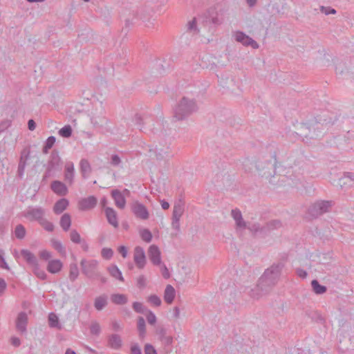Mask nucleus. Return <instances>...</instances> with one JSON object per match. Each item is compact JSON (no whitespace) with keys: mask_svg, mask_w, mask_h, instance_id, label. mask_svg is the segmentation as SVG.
<instances>
[{"mask_svg":"<svg viewBox=\"0 0 354 354\" xmlns=\"http://www.w3.org/2000/svg\"><path fill=\"white\" fill-rule=\"evenodd\" d=\"M285 266L283 261L274 263L266 269L258 280V288L262 292H268L278 283L282 270Z\"/></svg>","mask_w":354,"mask_h":354,"instance_id":"obj_1","label":"nucleus"},{"mask_svg":"<svg viewBox=\"0 0 354 354\" xmlns=\"http://www.w3.org/2000/svg\"><path fill=\"white\" fill-rule=\"evenodd\" d=\"M197 110L198 106L195 100L183 97L174 109V117L177 120H183Z\"/></svg>","mask_w":354,"mask_h":354,"instance_id":"obj_2","label":"nucleus"},{"mask_svg":"<svg viewBox=\"0 0 354 354\" xmlns=\"http://www.w3.org/2000/svg\"><path fill=\"white\" fill-rule=\"evenodd\" d=\"M82 272L90 279H95L100 277L98 270L99 263L95 259H82L80 262Z\"/></svg>","mask_w":354,"mask_h":354,"instance_id":"obj_3","label":"nucleus"},{"mask_svg":"<svg viewBox=\"0 0 354 354\" xmlns=\"http://www.w3.org/2000/svg\"><path fill=\"white\" fill-rule=\"evenodd\" d=\"M332 206L330 201H319L309 206L308 215L310 218H317L324 213L329 212Z\"/></svg>","mask_w":354,"mask_h":354,"instance_id":"obj_4","label":"nucleus"},{"mask_svg":"<svg viewBox=\"0 0 354 354\" xmlns=\"http://www.w3.org/2000/svg\"><path fill=\"white\" fill-rule=\"evenodd\" d=\"M46 210L41 207H28L23 212L22 215L30 221H37L39 223L44 218Z\"/></svg>","mask_w":354,"mask_h":354,"instance_id":"obj_5","label":"nucleus"},{"mask_svg":"<svg viewBox=\"0 0 354 354\" xmlns=\"http://www.w3.org/2000/svg\"><path fill=\"white\" fill-rule=\"evenodd\" d=\"M131 209L135 216L138 218L147 220L149 217V213L147 207L138 201L132 203Z\"/></svg>","mask_w":354,"mask_h":354,"instance_id":"obj_6","label":"nucleus"},{"mask_svg":"<svg viewBox=\"0 0 354 354\" xmlns=\"http://www.w3.org/2000/svg\"><path fill=\"white\" fill-rule=\"evenodd\" d=\"M254 167L259 175L266 177L271 176L270 170L272 168V164L270 161L258 160L254 163Z\"/></svg>","mask_w":354,"mask_h":354,"instance_id":"obj_7","label":"nucleus"},{"mask_svg":"<svg viewBox=\"0 0 354 354\" xmlns=\"http://www.w3.org/2000/svg\"><path fill=\"white\" fill-rule=\"evenodd\" d=\"M235 39L236 41L241 43L243 46H250L254 49H257L259 47L256 41L241 31H238L235 33Z\"/></svg>","mask_w":354,"mask_h":354,"instance_id":"obj_8","label":"nucleus"},{"mask_svg":"<svg viewBox=\"0 0 354 354\" xmlns=\"http://www.w3.org/2000/svg\"><path fill=\"white\" fill-rule=\"evenodd\" d=\"M47 167H50V169H53L55 171H59L62 169V162L57 151L53 150L52 151Z\"/></svg>","mask_w":354,"mask_h":354,"instance_id":"obj_9","label":"nucleus"},{"mask_svg":"<svg viewBox=\"0 0 354 354\" xmlns=\"http://www.w3.org/2000/svg\"><path fill=\"white\" fill-rule=\"evenodd\" d=\"M133 259L138 268L142 269L145 267L146 263V257L145 251L142 247L137 246L135 248Z\"/></svg>","mask_w":354,"mask_h":354,"instance_id":"obj_10","label":"nucleus"},{"mask_svg":"<svg viewBox=\"0 0 354 354\" xmlns=\"http://www.w3.org/2000/svg\"><path fill=\"white\" fill-rule=\"evenodd\" d=\"M28 320V315L25 312H21L18 314L16 319V328L21 333H26Z\"/></svg>","mask_w":354,"mask_h":354,"instance_id":"obj_11","label":"nucleus"},{"mask_svg":"<svg viewBox=\"0 0 354 354\" xmlns=\"http://www.w3.org/2000/svg\"><path fill=\"white\" fill-rule=\"evenodd\" d=\"M97 203V198L94 196H91L79 201V208L83 211L91 209L96 206Z\"/></svg>","mask_w":354,"mask_h":354,"instance_id":"obj_12","label":"nucleus"},{"mask_svg":"<svg viewBox=\"0 0 354 354\" xmlns=\"http://www.w3.org/2000/svg\"><path fill=\"white\" fill-rule=\"evenodd\" d=\"M149 258L155 266H159L161 263L160 251L158 246L152 245L148 250Z\"/></svg>","mask_w":354,"mask_h":354,"instance_id":"obj_13","label":"nucleus"},{"mask_svg":"<svg viewBox=\"0 0 354 354\" xmlns=\"http://www.w3.org/2000/svg\"><path fill=\"white\" fill-rule=\"evenodd\" d=\"M107 345L112 349L119 350L122 346V340L120 335L118 334H111L108 336Z\"/></svg>","mask_w":354,"mask_h":354,"instance_id":"obj_14","label":"nucleus"},{"mask_svg":"<svg viewBox=\"0 0 354 354\" xmlns=\"http://www.w3.org/2000/svg\"><path fill=\"white\" fill-rule=\"evenodd\" d=\"M231 216L235 221L236 228L246 229V222L243 220L241 212L239 209H232L231 211Z\"/></svg>","mask_w":354,"mask_h":354,"instance_id":"obj_15","label":"nucleus"},{"mask_svg":"<svg viewBox=\"0 0 354 354\" xmlns=\"http://www.w3.org/2000/svg\"><path fill=\"white\" fill-rule=\"evenodd\" d=\"M50 188L53 192L59 196H66L68 193V189L66 185L59 181V180H54L51 183Z\"/></svg>","mask_w":354,"mask_h":354,"instance_id":"obj_16","label":"nucleus"},{"mask_svg":"<svg viewBox=\"0 0 354 354\" xmlns=\"http://www.w3.org/2000/svg\"><path fill=\"white\" fill-rule=\"evenodd\" d=\"M111 196L115 201V205L120 209H124L126 205V200L121 192L118 189H113Z\"/></svg>","mask_w":354,"mask_h":354,"instance_id":"obj_17","label":"nucleus"},{"mask_svg":"<svg viewBox=\"0 0 354 354\" xmlns=\"http://www.w3.org/2000/svg\"><path fill=\"white\" fill-rule=\"evenodd\" d=\"M105 214L109 224L114 227H118V216L116 212L111 207L105 208Z\"/></svg>","mask_w":354,"mask_h":354,"instance_id":"obj_18","label":"nucleus"},{"mask_svg":"<svg viewBox=\"0 0 354 354\" xmlns=\"http://www.w3.org/2000/svg\"><path fill=\"white\" fill-rule=\"evenodd\" d=\"M149 151L153 152L158 160H162L170 156L169 148L163 149L156 146L154 148L149 149Z\"/></svg>","mask_w":354,"mask_h":354,"instance_id":"obj_19","label":"nucleus"},{"mask_svg":"<svg viewBox=\"0 0 354 354\" xmlns=\"http://www.w3.org/2000/svg\"><path fill=\"white\" fill-rule=\"evenodd\" d=\"M74 178V165L71 162H68L65 165L64 179L69 184H72Z\"/></svg>","mask_w":354,"mask_h":354,"instance_id":"obj_20","label":"nucleus"},{"mask_svg":"<svg viewBox=\"0 0 354 354\" xmlns=\"http://www.w3.org/2000/svg\"><path fill=\"white\" fill-rule=\"evenodd\" d=\"M184 206L185 203L183 200L180 199L176 202L173 208L172 217L180 218L184 212Z\"/></svg>","mask_w":354,"mask_h":354,"instance_id":"obj_21","label":"nucleus"},{"mask_svg":"<svg viewBox=\"0 0 354 354\" xmlns=\"http://www.w3.org/2000/svg\"><path fill=\"white\" fill-rule=\"evenodd\" d=\"M69 202L66 198L58 200L54 205L53 211L56 214L62 213L68 206Z\"/></svg>","mask_w":354,"mask_h":354,"instance_id":"obj_22","label":"nucleus"},{"mask_svg":"<svg viewBox=\"0 0 354 354\" xmlns=\"http://www.w3.org/2000/svg\"><path fill=\"white\" fill-rule=\"evenodd\" d=\"M21 254L26 261L32 267L38 263L37 257L28 250H22Z\"/></svg>","mask_w":354,"mask_h":354,"instance_id":"obj_23","label":"nucleus"},{"mask_svg":"<svg viewBox=\"0 0 354 354\" xmlns=\"http://www.w3.org/2000/svg\"><path fill=\"white\" fill-rule=\"evenodd\" d=\"M176 295V291L174 288L171 285H167L164 292V299L168 304H171Z\"/></svg>","mask_w":354,"mask_h":354,"instance_id":"obj_24","label":"nucleus"},{"mask_svg":"<svg viewBox=\"0 0 354 354\" xmlns=\"http://www.w3.org/2000/svg\"><path fill=\"white\" fill-rule=\"evenodd\" d=\"M62 267L63 264L59 260H52L48 262L47 270L49 272L55 274L59 272Z\"/></svg>","mask_w":354,"mask_h":354,"instance_id":"obj_25","label":"nucleus"},{"mask_svg":"<svg viewBox=\"0 0 354 354\" xmlns=\"http://www.w3.org/2000/svg\"><path fill=\"white\" fill-rule=\"evenodd\" d=\"M80 171L84 178H87L91 173V167L86 159H82L80 162Z\"/></svg>","mask_w":354,"mask_h":354,"instance_id":"obj_26","label":"nucleus"},{"mask_svg":"<svg viewBox=\"0 0 354 354\" xmlns=\"http://www.w3.org/2000/svg\"><path fill=\"white\" fill-rule=\"evenodd\" d=\"M107 304V296L105 295L99 296L95 299L94 307L97 310H102Z\"/></svg>","mask_w":354,"mask_h":354,"instance_id":"obj_27","label":"nucleus"},{"mask_svg":"<svg viewBox=\"0 0 354 354\" xmlns=\"http://www.w3.org/2000/svg\"><path fill=\"white\" fill-rule=\"evenodd\" d=\"M282 223L279 220H272L266 223L264 225V229L266 231V234L274 230H277L281 227Z\"/></svg>","mask_w":354,"mask_h":354,"instance_id":"obj_28","label":"nucleus"},{"mask_svg":"<svg viewBox=\"0 0 354 354\" xmlns=\"http://www.w3.org/2000/svg\"><path fill=\"white\" fill-rule=\"evenodd\" d=\"M60 226L64 232H67L71 225V216L66 213L63 214L60 218Z\"/></svg>","mask_w":354,"mask_h":354,"instance_id":"obj_29","label":"nucleus"},{"mask_svg":"<svg viewBox=\"0 0 354 354\" xmlns=\"http://www.w3.org/2000/svg\"><path fill=\"white\" fill-rule=\"evenodd\" d=\"M311 286L313 292L317 295H322L327 290V288L325 286L321 285L317 279L311 281Z\"/></svg>","mask_w":354,"mask_h":354,"instance_id":"obj_30","label":"nucleus"},{"mask_svg":"<svg viewBox=\"0 0 354 354\" xmlns=\"http://www.w3.org/2000/svg\"><path fill=\"white\" fill-rule=\"evenodd\" d=\"M111 300L113 304L117 305H123L128 301L127 296L123 294H113L111 296Z\"/></svg>","mask_w":354,"mask_h":354,"instance_id":"obj_31","label":"nucleus"},{"mask_svg":"<svg viewBox=\"0 0 354 354\" xmlns=\"http://www.w3.org/2000/svg\"><path fill=\"white\" fill-rule=\"evenodd\" d=\"M108 271L109 274L114 278L121 281H124V278L122 275L121 271L119 270L117 266L112 265L110 267L108 268Z\"/></svg>","mask_w":354,"mask_h":354,"instance_id":"obj_32","label":"nucleus"},{"mask_svg":"<svg viewBox=\"0 0 354 354\" xmlns=\"http://www.w3.org/2000/svg\"><path fill=\"white\" fill-rule=\"evenodd\" d=\"M137 328L140 338H144L146 334V324L145 319L142 317H139L138 319Z\"/></svg>","mask_w":354,"mask_h":354,"instance_id":"obj_33","label":"nucleus"},{"mask_svg":"<svg viewBox=\"0 0 354 354\" xmlns=\"http://www.w3.org/2000/svg\"><path fill=\"white\" fill-rule=\"evenodd\" d=\"M91 122L95 127H102L106 124L107 120L104 116H93Z\"/></svg>","mask_w":354,"mask_h":354,"instance_id":"obj_34","label":"nucleus"},{"mask_svg":"<svg viewBox=\"0 0 354 354\" xmlns=\"http://www.w3.org/2000/svg\"><path fill=\"white\" fill-rule=\"evenodd\" d=\"M246 228H248L253 234H256L257 233L266 234L264 225L261 226L258 223H254Z\"/></svg>","mask_w":354,"mask_h":354,"instance_id":"obj_35","label":"nucleus"},{"mask_svg":"<svg viewBox=\"0 0 354 354\" xmlns=\"http://www.w3.org/2000/svg\"><path fill=\"white\" fill-rule=\"evenodd\" d=\"M48 324L49 326L51 328H61L59 322V319L57 316L53 313H50L48 315Z\"/></svg>","mask_w":354,"mask_h":354,"instance_id":"obj_36","label":"nucleus"},{"mask_svg":"<svg viewBox=\"0 0 354 354\" xmlns=\"http://www.w3.org/2000/svg\"><path fill=\"white\" fill-rule=\"evenodd\" d=\"M56 141V138L55 136H51L47 138L45 142L44 146L43 147L42 151L44 153L47 154L48 153L49 149H50L54 145Z\"/></svg>","mask_w":354,"mask_h":354,"instance_id":"obj_37","label":"nucleus"},{"mask_svg":"<svg viewBox=\"0 0 354 354\" xmlns=\"http://www.w3.org/2000/svg\"><path fill=\"white\" fill-rule=\"evenodd\" d=\"M79 276V269L76 263L70 265L69 279L71 281H74Z\"/></svg>","mask_w":354,"mask_h":354,"instance_id":"obj_38","label":"nucleus"},{"mask_svg":"<svg viewBox=\"0 0 354 354\" xmlns=\"http://www.w3.org/2000/svg\"><path fill=\"white\" fill-rule=\"evenodd\" d=\"M32 268V272L39 279L42 280H45L46 279L47 274H46L44 270H41L39 268L38 263L36 265L33 266Z\"/></svg>","mask_w":354,"mask_h":354,"instance_id":"obj_39","label":"nucleus"},{"mask_svg":"<svg viewBox=\"0 0 354 354\" xmlns=\"http://www.w3.org/2000/svg\"><path fill=\"white\" fill-rule=\"evenodd\" d=\"M15 235L19 239H22L26 235V229L21 224H19L15 229Z\"/></svg>","mask_w":354,"mask_h":354,"instance_id":"obj_40","label":"nucleus"},{"mask_svg":"<svg viewBox=\"0 0 354 354\" xmlns=\"http://www.w3.org/2000/svg\"><path fill=\"white\" fill-rule=\"evenodd\" d=\"M258 288V283L256 285V286L254 288H251L250 291H248L249 295L254 298V299H259L263 295L267 294L268 292H262L261 291V289H257Z\"/></svg>","mask_w":354,"mask_h":354,"instance_id":"obj_41","label":"nucleus"},{"mask_svg":"<svg viewBox=\"0 0 354 354\" xmlns=\"http://www.w3.org/2000/svg\"><path fill=\"white\" fill-rule=\"evenodd\" d=\"M133 309L138 313H146L148 309L140 302L135 301L132 305Z\"/></svg>","mask_w":354,"mask_h":354,"instance_id":"obj_42","label":"nucleus"},{"mask_svg":"<svg viewBox=\"0 0 354 354\" xmlns=\"http://www.w3.org/2000/svg\"><path fill=\"white\" fill-rule=\"evenodd\" d=\"M59 134L63 138H68L72 135V128L70 125H65L59 131Z\"/></svg>","mask_w":354,"mask_h":354,"instance_id":"obj_43","label":"nucleus"},{"mask_svg":"<svg viewBox=\"0 0 354 354\" xmlns=\"http://www.w3.org/2000/svg\"><path fill=\"white\" fill-rule=\"evenodd\" d=\"M30 156V150L28 149H24L21 153L19 165H22L24 166H26V161L29 158Z\"/></svg>","mask_w":354,"mask_h":354,"instance_id":"obj_44","label":"nucleus"},{"mask_svg":"<svg viewBox=\"0 0 354 354\" xmlns=\"http://www.w3.org/2000/svg\"><path fill=\"white\" fill-rule=\"evenodd\" d=\"M187 31L192 32L194 34H198L199 32V30L196 26V18H194L192 20L189 21L187 24Z\"/></svg>","mask_w":354,"mask_h":354,"instance_id":"obj_45","label":"nucleus"},{"mask_svg":"<svg viewBox=\"0 0 354 354\" xmlns=\"http://www.w3.org/2000/svg\"><path fill=\"white\" fill-rule=\"evenodd\" d=\"M70 239L72 242L76 244H79L82 241L80 234L76 230H72L70 232Z\"/></svg>","mask_w":354,"mask_h":354,"instance_id":"obj_46","label":"nucleus"},{"mask_svg":"<svg viewBox=\"0 0 354 354\" xmlns=\"http://www.w3.org/2000/svg\"><path fill=\"white\" fill-rule=\"evenodd\" d=\"M140 236L142 239L147 242H151L152 239V234L148 229H144L140 232Z\"/></svg>","mask_w":354,"mask_h":354,"instance_id":"obj_47","label":"nucleus"},{"mask_svg":"<svg viewBox=\"0 0 354 354\" xmlns=\"http://www.w3.org/2000/svg\"><path fill=\"white\" fill-rule=\"evenodd\" d=\"M39 224L48 232H53L54 230V225L44 218Z\"/></svg>","mask_w":354,"mask_h":354,"instance_id":"obj_48","label":"nucleus"},{"mask_svg":"<svg viewBox=\"0 0 354 354\" xmlns=\"http://www.w3.org/2000/svg\"><path fill=\"white\" fill-rule=\"evenodd\" d=\"M90 331L92 335H99L101 332L100 324L97 322H92L90 326Z\"/></svg>","mask_w":354,"mask_h":354,"instance_id":"obj_49","label":"nucleus"},{"mask_svg":"<svg viewBox=\"0 0 354 354\" xmlns=\"http://www.w3.org/2000/svg\"><path fill=\"white\" fill-rule=\"evenodd\" d=\"M53 247L57 250L60 254H64L65 253V249L63 247L62 243L59 241L53 239L51 241Z\"/></svg>","mask_w":354,"mask_h":354,"instance_id":"obj_50","label":"nucleus"},{"mask_svg":"<svg viewBox=\"0 0 354 354\" xmlns=\"http://www.w3.org/2000/svg\"><path fill=\"white\" fill-rule=\"evenodd\" d=\"M148 301L155 306H160L161 305V299L156 295H151L148 297Z\"/></svg>","mask_w":354,"mask_h":354,"instance_id":"obj_51","label":"nucleus"},{"mask_svg":"<svg viewBox=\"0 0 354 354\" xmlns=\"http://www.w3.org/2000/svg\"><path fill=\"white\" fill-rule=\"evenodd\" d=\"M101 255L105 259H110L113 255V251L111 248H104L101 250Z\"/></svg>","mask_w":354,"mask_h":354,"instance_id":"obj_52","label":"nucleus"},{"mask_svg":"<svg viewBox=\"0 0 354 354\" xmlns=\"http://www.w3.org/2000/svg\"><path fill=\"white\" fill-rule=\"evenodd\" d=\"M207 21L208 20L210 23H212L214 25H218L221 24L222 23V19H220L218 16V14L214 16H211L209 13V16L206 17Z\"/></svg>","mask_w":354,"mask_h":354,"instance_id":"obj_53","label":"nucleus"},{"mask_svg":"<svg viewBox=\"0 0 354 354\" xmlns=\"http://www.w3.org/2000/svg\"><path fill=\"white\" fill-rule=\"evenodd\" d=\"M121 159L117 154H113L111 157L110 164L113 167L119 166L121 163Z\"/></svg>","mask_w":354,"mask_h":354,"instance_id":"obj_54","label":"nucleus"},{"mask_svg":"<svg viewBox=\"0 0 354 354\" xmlns=\"http://www.w3.org/2000/svg\"><path fill=\"white\" fill-rule=\"evenodd\" d=\"M147 320L148 323L151 325H153L156 322V317L155 314L152 311L149 310L148 311H147Z\"/></svg>","mask_w":354,"mask_h":354,"instance_id":"obj_55","label":"nucleus"},{"mask_svg":"<svg viewBox=\"0 0 354 354\" xmlns=\"http://www.w3.org/2000/svg\"><path fill=\"white\" fill-rule=\"evenodd\" d=\"M156 334L158 335L160 340L162 339L163 337H165L167 336V335H166L167 330L163 326H158L156 328Z\"/></svg>","mask_w":354,"mask_h":354,"instance_id":"obj_56","label":"nucleus"},{"mask_svg":"<svg viewBox=\"0 0 354 354\" xmlns=\"http://www.w3.org/2000/svg\"><path fill=\"white\" fill-rule=\"evenodd\" d=\"M145 354H157L156 350L154 347L149 344H147L145 346Z\"/></svg>","mask_w":354,"mask_h":354,"instance_id":"obj_57","label":"nucleus"},{"mask_svg":"<svg viewBox=\"0 0 354 354\" xmlns=\"http://www.w3.org/2000/svg\"><path fill=\"white\" fill-rule=\"evenodd\" d=\"M320 10L324 12L326 15H328L330 14H335L337 12L334 8L330 7H325L321 6Z\"/></svg>","mask_w":354,"mask_h":354,"instance_id":"obj_58","label":"nucleus"},{"mask_svg":"<svg viewBox=\"0 0 354 354\" xmlns=\"http://www.w3.org/2000/svg\"><path fill=\"white\" fill-rule=\"evenodd\" d=\"M133 120L135 122V124L138 125L139 128L141 129L142 124H143V118H142V116L140 114L136 113L134 116Z\"/></svg>","mask_w":354,"mask_h":354,"instance_id":"obj_59","label":"nucleus"},{"mask_svg":"<svg viewBox=\"0 0 354 354\" xmlns=\"http://www.w3.org/2000/svg\"><path fill=\"white\" fill-rule=\"evenodd\" d=\"M160 341L165 346H171L173 343V337L170 335H167V337L160 339Z\"/></svg>","mask_w":354,"mask_h":354,"instance_id":"obj_60","label":"nucleus"},{"mask_svg":"<svg viewBox=\"0 0 354 354\" xmlns=\"http://www.w3.org/2000/svg\"><path fill=\"white\" fill-rule=\"evenodd\" d=\"M180 218L172 217L171 226L174 230L177 231L180 230Z\"/></svg>","mask_w":354,"mask_h":354,"instance_id":"obj_61","label":"nucleus"},{"mask_svg":"<svg viewBox=\"0 0 354 354\" xmlns=\"http://www.w3.org/2000/svg\"><path fill=\"white\" fill-rule=\"evenodd\" d=\"M131 354H142L141 349L138 344H135L131 347Z\"/></svg>","mask_w":354,"mask_h":354,"instance_id":"obj_62","label":"nucleus"},{"mask_svg":"<svg viewBox=\"0 0 354 354\" xmlns=\"http://www.w3.org/2000/svg\"><path fill=\"white\" fill-rule=\"evenodd\" d=\"M137 285L139 288H144L146 285V279L142 275L140 276L137 281Z\"/></svg>","mask_w":354,"mask_h":354,"instance_id":"obj_63","label":"nucleus"},{"mask_svg":"<svg viewBox=\"0 0 354 354\" xmlns=\"http://www.w3.org/2000/svg\"><path fill=\"white\" fill-rule=\"evenodd\" d=\"M40 258L44 260H48L51 257V254L47 250H43L40 252Z\"/></svg>","mask_w":354,"mask_h":354,"instance_id":"obj_64","label":"nucleus"}]
</instances>
